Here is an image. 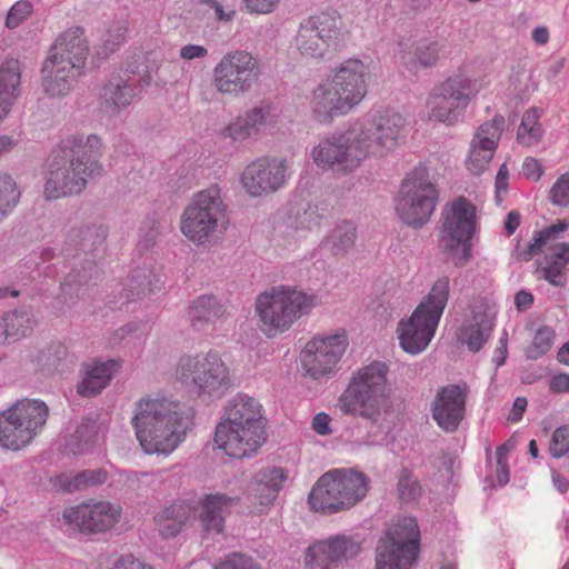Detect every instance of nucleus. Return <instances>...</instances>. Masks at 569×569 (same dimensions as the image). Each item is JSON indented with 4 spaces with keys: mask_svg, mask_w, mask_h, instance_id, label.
Returning a JSON list of instances; mask_svg holds the SVG:
<instances>
[{
    "mask_svg": "<svg viewBox=\"0 0 569 569\" xmlns=\"http://www.w3.org/2000/svg\"><path fill=\"white\" fill-rule=\"evenodd\" d=\"M194 410L172 397L149 393L132 408L131 426L147 455H170L193 426Z\"/></svg>",
    "mask_w": 569,
    "mask_h": 569,
    "instance_id": "1",
    "label": "nucleus"
},
{
    "mask_svg": "<svg viewBox=\"0 0 569 569\" xmlns=\"http://www.w3.org/2000/svg\"><path fill=\"white\" fill-rule=\"evenodd\" d=\"M371 80L370 63L359 58L345 59L310 91L308 107L312 119L329 124L349 114L368 96Z\"/></svg>",
    "mask_w": 569,
    "mask_h": 569,
    "instance_id": "2",
    "label": "nucleus"
},
{
    "mask_svg": "<svg viewBox=\"0 0 569 569\" xmlns=\"http://www.w3.org/2000/svg\"><path fill=\"white\" fill-rule=\"evenodd\" d=\"M102 150L101 138L96 134L87 138L71 136L63 140L60 153L49 163L43 190L46 199L54 200L82 192L89 179L102 173L99 161Z\"/></svg>",
    "mask_w": 569,
    "mask_h": 569,
    "instance_id": "3",
    "label": "nucleus"
},
{
    "mask_svg": "<svg viewBox=\"0 0 569 569\" xmlns=\"http://www.w3.org/2000/svg\"><path fill=\"white\" fill-rule=\"evenodd\" d=\"M264 441L262 406L252 397L238 395L216 427L214 443L227 456L242 459L257 452Z\"/></svg>",
    "mask_w": 569,
    "mask_h": 569,
    "instance_id": "4",
    "label": "nucleus"
},
{
    "mask_svg": "<svg viewBox=\"0 0 569 569\" xmlns=\"http://www.w3.org/2000/svg\"><path fill=\"white\" fill-rule=\"evenodd\" d=\"M387 373V365L380 361H373L355 372L339 398L341 412L377 426L391 408Z\"/></svg>",
    "mask_w": 569,
    "mask_h": 569,
    "instance_id": "5",
    "label": "nucleus"
},
{
    "mask_svg": "<svg viewBox=\"0 0 569 569\" xmlns=\"http://www.w3.org/2000/svg\"><path fill=\"white\" fill-rule=\"evenodd\" d=\"M319 305L317 295L291 286H277L261 292L254 303L257 326L268 338H276Z\"/></svg>",
    "mask_w": 569,
    "mask_h": 569,
    "instance_id": "6",
    "label": "nucleus"
},
{
    "mask_svg": "<svg viewBox=\"0 0 569 569\" xmlns=\"http://www.w3.org/2000/svg\"><path fill=\"white\" fill-rule=\"evenodd\" d=\"M449 291V277H439L411 316L398 322L397 339L406 353L416 356L428 348L448 303Z\"/></svg>",
    "mask_w": 569,
    "mask_h": 569,
    "instance_id": "7",
    "label": "nucleus"
},
{
    "mask_svg": "<svg viewBox=\"0 0 569 569\" xmlns=\"http://www.w3.org/2000/svg\"><path fill=\"white\" fill-rule=\"evenodd\" d=\"M88 51L81 28L67 30L57 39L42 67V87L49 97L66 96L72 90Z\"/></svg>",
    "mask_w": 569,
    "mask_h": 569,
    "instance_id": "8",
    "label": "nucleus"
},
{
    "mask_svg": "<svg viewBox=\"0 0 569 569\" xmlns=\"http://www.w3.org/2000/svg\"><path fill=\"white\" fill-rule=\"evenodd\" d=\"M229 227V216L220 188L216 184L193 194L183 209L179 228L192 243L201 246L223 233Z\"/></svg>",
    "mask_w": 569,
    "mask_h": 569,
    "instance_id": "9",
    "label": "nucleus"
},
{
    "mask_svg": "<svg viewBox=\"0 0 569 569\" xmlns=\"http://www.w3.org/2000/svg\"><path fill=\"white\" fill-rule=\"evenodd\" d=\"M174 379L200 397L221 398L231 387L230 368L216 350L181 356Z\"/></svg>",
    "mask_w": 569,
    "mask_h": 569,
    "instance_id": "10",
    "label": "nucleus"
},
{
    "mask_svg": "<svg viewBox=\"0 0 569 569\" xmlns=\"http://www.w3.org/2000/svg\"><path fill=\"white\" fill-rule=\"evenodd\" d=\"M49 416L48 406L38 399H21L0 411V447L19 451L42 431Z\"/></svg>",
    "mask_w": 569,
    "mask_h": 569,
    "instance_id": "11",
    "label": "nucleus"
},
{
    "mask_svg": "<svg viewBox=\"0 0 569 569\" xmlns=\"http://www.w3.org/2000/svg\"><path fill=\"white\" fill-rule=\"evenodd\" d=\"M353 126L361 132L359 140L367 149V158H383L399 147L406 136L407 121L400 112L383 108L367 113Z\"/></svg>",
    "mask_w": 569,
    "mask_h": 569,
    "instance_id": "12",
    "label": "nucleus"
},
{
    "mask_svg": "<svg viewBox=\"0 0 569 569\" xmlns=\"http://www.w3.org/2000/svg\"><path fill=\"white\" fill-rule=\"evenodd\" d=\"M569 228V220H558L556 223L536 231L525 250L519 251L518 257L529 261L546 249L540 263L543 278L556 287H562L566 281V270L569 264V243H553L561 233Z\"/></svg>",
    "mask_w": 569,
    "mask_h": 569,
    "instance_id": "13",
    "label": "nucleus"
},
{
    "mask_svg": "<svg viewBox=\"0 0 569 569\" xmlns=\"http://www.w3.org/2000/svg\"><path fill=\"white\" fill-rule=\"evenodd\" d=\"M438 190L423 168L408 173L396 198L395 210L399 219L410 227L429 221L438 201Z\"/></svg>",
    "mask_w": 569,
    "mask_h": 569,
    "instance_id": "14",
    "label": "nucleus"
},
{
    "mask_svg": "<svg viewBox=\"0 0 569 569\" xmlns=\"http://www.w3.org/2000/svg\"><path fill=\"white\" fill-rule=\"evenodd\" d=\"M361 132L355 126L347 130L326 137L311 150L313 163L321 170L338 173H351L368 159L367 149L359 140Z\"/></svg>",
    "mask_w": 569,
    "mask_h": 569,
    "instance_id": "15",
    "label": "nucleus"
},
{
    "mask_svg": "<svg viewBox=\"0 0 569 569\" xmlns=\"http://www.w3.org/2000/svg\"><path fill=\"white\" fill-rule=\"evenodd\" d=\"M343 36L340 13L322 11L301 21L293 46L302 58L319 60L336 49Z\"/></svg>",
    "mask_w": 569,
    "mask_h": 569,
    "instance_id": "16",
    "label": "nucleus"
},
{
    "mask_svg": "<svg viewBox=\"0 0 569 569\" xmlns=\"http://www.w3.org/2000/svg\"><path fill=\"white\" fill-rule=\"evenodd\" d=\"M258 59L244 50L226 53L212 70V86L224 97L238 98L248 93L259 81Z\"/></svg>",
    "mask_w": 569,
    "mask_h": 569,
    "instance_id": "17",
    "label": "nucleus"
},
{
    "mask_svg": "<svg viewBox=\"0 0 569 569\" xmlns=\"http://www.w3.org/2000/svg\"><path fill=\"white\" fill-rule=\"evenodd\" d=\"M420 542V530L412 517L399 519L377 547L376 569H410Z\"/></svg>",
    "mask_w": 569,
    "mask_h": 569,
    "instance_id": "18",
    "label": "nucleus"
},
{
    "mask_svg": "<svg viewBox=\"0 0 569 569\" xmlns=\"http://www.w3.org/2000/svg\"><path fill=\"white\" fill-rule=\"evenodd\" d=\"M475 226L476 209L465 198L453 200L446 209L440 244L456 266H465L471 258Z\"/></svg>",
    "mask_w": 569,
    "mask_h": 569,
    "instance_id": "19",
    "label": "nucleus"
},
{
    "mask_svg": "<svg viewBox=\"0 0 569 569\" xmlns=\"http://www.w3.org/2000/svg\"><path fill=\"white\" fill-rule=\"evenodd\" d=\"M349 346L345 329L333 333L313 336L300 352V366L303 376L321 380L332 376Z\"/></svg>",
    "mask_w": 569,
    "mask_h": 569,
    "instance_id": "20",
    "label": "nucleus"
},
{
    "mask_svg": "<svg viewBox=\"0 0 569 569\" xmlns=\"http://www.w3.org/2000/svg\"><path fill=\"white\" fill-rule=\"evenodd\" d=\"M121 516L119 505L101 500L68 507L63 510L62 519L70 529L90 535L111 530Z\"/></svg>",
    "mask_w": 569,
    "mask_h": 569,
    "instance_id": "21",
    "label": "nucleus"
},
{
    "mask_svg": "<svg viewBox=\"0 0 569 569\" xmlns=\"http://www.w3.org/2000/svg\"><path fill=\"white\" fill-rule=\"evenodd\" d=\"M287 173L284 158L260 157L244 167L240 183L250 197L258 198L281 189L287 182Z\"/></svg>",
    "mask_w": 569,
    "mask_h": 569,
    "instance_id": "22",
    "label": "nucleus"
},
{
    "mask_svg": "<svg viewBox=\"0 0 569 569\" xmlns=\"http://www.w3.org/2000/svg\"><path fill=\"white\" fill-rule=\"evenodd\" d=\"M361 542L352 536L335 535L311 543L305 552L306 569H337L357 557Z\"/></svg>",
    "mask_w": 569,
    "mask_h": 569,
    "instance_id": "23",
    "label": "nucleus"
},
{
    "mask_svg": "<svg viewBox=\"0 0 569 569\" xmlns=\"http://www.w3.org/2000/svg\"><path fill=\"white\" fill-rule=\"evenodd\" d=\"M505 117L496 114L475 131L465 160L466 169L479 176L488 169L498 148L505 128Z\"/></svg>",
    "mask_w": 569,
    "mask_h": 569,
    "instance_id": "24",
    "label": "nucleus"
},
{
    "mask_svg": "<svg viewBox=\"0 0 569 569\" xmlns=\"http://www.w3.org/2000/svg\"><path fill=\"white\" fill-rule=\"evenodd\" d=\"M467 387L448 385L440 388L431 402V416L445 432H455L466 416Z\"/></svg>",
    "mask_w": 569,
    "mask_h": 569,
    "instance_id": "25",
    "label": "nucleus"
},
{
    "mask_svg": "<svg viewBox=\"0 0 569 569\" xmlns=\"http://www.w3.org/2000/svg\"><path fill=\"white\" fill-rule=\"evenodd\" d=\"M438 84L440 90L467 108L473 98L489 88L490 76L466 63Z\"/></svg>",
    "mask_w": 569,
    "mask_h": 569,
    "instance_id": "26",
    "label": "nucleus"
},
{
    "mask_svg": "<svg viewBox=\"0 0 569 569\" xmlns=\"http://www.w3.org/2000/svg\"><path fill=\"white\" fill-rule=\"evenodd\" d=\"M450 54V43L446 38H422L410 50L398 56L400 64L412 74L422 69H431Z\"/></svg>",
    "mask_w": 569,
    "mask_h": 569,
    "instance_id": "27",
    "label": "nucleus"
},
{
    "mask_svg": "<svg viewBox=\"0 0 569 569\" xmlns=\"http://www.w3.org/2000/svg\"><path fill=\"white\" fill-rule=\"evenodd\" d=\"M271 118L272 108L270 104L254 106L242 114L232 118L221 128L219 136L232 143L241 144L256 138L260 129L271 121Z\"/></svg>",
    "mask_w": 569,
    "mask_h": 569,
    "instance_id": "28",
    "label": "nucleus"
},
{
    "mask_svg": "<svg viewBox=\"0 0 569 569\" xmlns=\"http://www.w3.org/2000/svg\"><path fill=\"white\" fill-rule=\"evenodd\" d=\"M237 502L236 498L224 493H210L201 497L194 508L192 519H198L207 533L219 535L223 531L224 517Z\"/></svg>",
    "mask_w": 569,
    "mask_h": 569,
    "instance_id": "29",
    "label": "nucleus"
},
{
    "mask_svg": "<svg viewBox=\"0 0 569 569\" xmlns=\"http://www.w3.org/2000/svg\"><path fill=\"white\" fill-rule=\"evenodd\" d=\"M493 329V317L483 303L476 305L461 325L457 339L469 351L478 352L488 341Z\"/></svg>",
    "mask_w": 569,
    "mask_h": 569,
    "instance_id": "30",
    "label": "nucleus"
},
{
    "mask_svg": "<svg viewBox=\"0 0 569 569\" xmlns=\"http://www.w3.org/2000/svg\"><path fill=\"white\" fill-rule=\"evenodd\" d=\"M335 478L330 471L323 473L313 485L308 496L310 509L315 512L331 516L346 511L343 501L338 496Z\"/></svg>",
    "mask_w": 569,
    "mask_h": 569,
    "instance_id": "31",
    "label": "nucleus"
},
{
    "mask_svg": "<svg viewBox=\"0 0 569 569\" xmlns=\"http://www.w3.org/2000/svg\"><path fill=\"white\" fill-rule=\"evenodd\" d=\"M330 473L335 478V485L338 489V496L343 501L346 510L351 509L360 502L369 489L368 477L355 469H333Z\"/></svg>",
    "mask_w": 569,
    "mask_h": 569,
    "instance_id": "32",
    "label": "nucleus"
},
{
    "mask_svg": "<svg viewBox=\"0 0 569 569\" xmlns=\"http://www.w3.org/2000/svg\"><path fill=\"white\" fill-rule=\"evenodd\" d=\"M427 116L431 121L452 126L458 122L466 107L435 86L426 100Z\"/></svg>",
    "mask_w": 569,
    "mask_h": 569,
    "instance_id": "33",
    "label": "nucleus"
},
{
    "mask_svg": "<svg viewBox=\"0 0 569 569\" xmlns=\"http://www.w3.org/2000/svg\"><path fill=\"white\" fill-rule=\"evenodd\" d=\"M286 479L287 473L281 468L261 470L257 475L249 486V497L259 503L258 512L273 502Z\"/></svg>",
    "mask_w": 569,
    "mask_h": 569,
    "instance_id": "34",
    "label": "nucleus"
},
{
    "mask_svg": "<svg viewBox=\"0 0 569 569\" xmlns=\"http://www.w3.org/2000/svg\"><path fill=\"white\" fill-rule=\"evenodd\" d=\"M194 515L193 506L188 501H177L159 510L154 523L163 538L176 537Z\"/></svg>",
    "mask_w": 569,
    "mask_h": 569,
    "instance_id": "35",
    "label": "nucleus"
},
{
    "mask_svg": "<svg viewBox=\"0 0 569 569\" xmlns=\"http://www.w3.org/2000/svg\"><path fill=\"white\" fill-rule=\"evenodd\" d=\"M120 368L121 363L117 360L93 361L88 365L84 376L77 387L78 393L82 397H93L100 393Z\"/></svg>",
    "mask_w": 569,
    "mask_h": 569,
    "instance_id": "36",
    "label": "nucleus"
},
{
    "mask_svg": "<svg viewBox=\"0 0 569 569\" xmlns=\"http://www.w3.org/2000/svg\"><path fill=\"white\" fill-rule=\"evenodd\" d=\"M357 238L356 224L350 220H340L330 230L322 243L332 257L341 259L355 248Z\"/></svg>",
    "mask_w": 569,
    "mask_h": 569,
    "instance_id": "37",
    "label": "nucleus"
},
{
    "mask_svg": "<svg viewBox=\"0 0 569 569\" xmlns=\"http://www.w3.org/2000/svg\"><path fill=\"white\" fill-rule=\"evenodd\" d=\"M226 312L224 306L213 296L203 295L194 299L188 308V318L193 327L213 323Z\"/></svg>",
    "mask_w": 569,
    "mask_h": 569,
    "instance_id": "38",
    "label": "nucleus"
},
{
    "mask_svg": "<svg viewBox=\"0 0 569 569\" xmlns=\"http://www.w3.org/2000/svg\"><path fill=\"white\" fill-rule=\"evenodd\" d=\"M33 320L27 312H7L0 316V345L19 340L32 331Z\"/></svg>",
    "mask_w": 569,
    "mask_h": 569,
    "instance_id": "39",
    "label": "nucleus"
},
{
    "mask_svg": "<svg viewBox=\"0 0 569 569\" xmlns=\"http://www.w3.org/2000/svg\"><path fill=\"white\" fill-rule=\"evenodd\" d=\"M540 117L541 112L538 108H530L523 113L517 129V140L520 144L531 147L541 140L543 128L539 121Z\"/></svg>",
    "mask_w": 569,
    "mask_h": 569,
    "instance_id": "40",
    "label": "nucleus"
},
{
    "mask_svg": "<svg viewBox=\"0 0 569 569\" xmlns=\"http://www.w3.org/2000/svg\"><path fill=\"white\" fill-rule=\"evenodd\" d=\"M101 97L108 107L113 109L126 108L134 97V89L126 80L116 77L104 86Z\"/></svg>",
    "mask_w": 569,
    "mask_h": 569,
    "instance_id": "41",
    "label": "nucleus"
},
{
    "mask_svg": "<svg viewBox=\"0 0 569 569\" xmlns=\"http://www.w3.org/2000/svg\"><path fill=\"white\" fill-rule=\"evenodd\" d=\"M21 68L16 59L0 64V96L13 101L20 92Z\"/></svg>",
    "mask_w": 569,
    "mask_h": 569,
    "instance_id": "42",
    "label": "nucleus"
},
{
    "mask_svg": "<svg viewBox=\"0 0 569 569\" xmlns=\"http://www.w3.org/2000/svg\"><path fill=\"white\" fill-rule=\"evenodd\" d=\"M396 492L401 503L410 505L421 497L422 487L411 470L402 469L397 476Z\"/></svg>",
    "mask_w": 569,
    "mask_h": 569,
    "instance_id": "43",
    "label": "nucleus"
},
{
    "mask_svg": "<svg viewBox=\"0 0 569 569\" xmlns=\"http://www.w3.org/2000/svg\"><path fill=\"white\" fill-rule=\"evenodd\" d=\"M321 217L311 206L299 203L291 206L288 212L287 224L295 229H318Z\"/></svg>",
    "mask_w": 569,
    "mask_h": 569,
    "instance_id": "44",
    "label": "nucleus"
},
{
    "mask_svg": "<svg viewBox=\"0 0 569 569\" xmlns=\"http://www.w3.org/2000/svg\"><path fill=\"white\" fill-rule=\"evenodd\" d=\"M107 238V229L102 226L74 228L69 232V240L83 250L102 244Z\"/></svg>",
    "mask_w": 569,
    "mask_h": 569,
    "instance_id": "45",
    "label": "nucleus"
},
{
    "mask_svg": "<svg viewBox=\"0 0 569 569\" xmlns=\"http://www.w3.org/2000/svg\"><path fill=\"white\" fill-rule=\"evenodd\" d=\"M556 339L553 328L549 326L539 327L532 337V340L526 348V356L528 359L537 360L549 352Z\"/></svg>",
    "mask_w": 569,
    "mask_h": 569,
    "instance_id": "46",
    "label": "nucleus"
},
{
    "mask_svg": "<svg viewBox=\"0 0 569 569\" xmlns=\"http://www.w3.org/2000/svg\"><path fill=\"white\" fill-rule=\"evenodd\" d=\"M20 191L11 176L0 173V218L18 203Z\"/></svg>",
    "mask_w": 569,
    "mask_h": 569,
    "instance_id": "47",
    "label": "nucleus"
},
{
    "mask_svg": "<svg viewBox=\"0 0 569 569\" xmlns=\"http://www.w3.org/2000/svg\"><path fill=\"white\" fill-rule=\"evenodd\" d=\"M107 480V472L100 469L84 470L70 479L64 489L69 492L81 490L90 486L101 485Z\"/></svg>",
    "mask_w": 569,
    "mask_h": 569,
    "instance_id": "48",
    "label": "nucleus"
},
{
    "mask_svg": "<svg viewBox=\"0 0 569 569\" xmlns=\"http://www.w3.org/2000/svg\"><path fill=\"white\" fill-rule=\"evenodd\" d=\"M549 199L558 207L569 206V171L562 173L549 190Z\"/></svg>",
    "mask_w": 569,
    "mask_h": 569,
    "instance_id": "49",
    "label": "nucleus"
},
{
    "mask_svg": "<svg viewBox=\"0 0 569 569\" xmlns=\"http://www.w3.org/2000/svg\"><path fill=\"white\" fill-rule=\"evenodd\" d=\"M33 11V6L29 0L17 1L8 11L6 26L10 29L19 27Z\"/></svg>",
    "mask_w": 569,
    "mask_h": 569,
    "instance_id": "50",
    "label": "nucleus"
},
{
    "mask_svg": "<svg viewBox=\"0 0 569 569\" xmlns=\"http://www.w3.org/2000/svg\"><path fill=\"white\" fill-rule=\"evenodd\" d=\"M214 569H260L253 559L240 552H233L220 560Z\"/></svg>",
    "mask_w": 569,
    "mask_h": 569,
    "instance_id": "51",
    "label": "nucleus"
},
{
    "mask_svg": "<svg viewBox=\"0 0 569 569\" xmlns=\"http://www.w3.org/2000/svg\"><path fill=\"white\" fill-rule=\"evenodd\" d=\"M510 447L507 443L499 446L496 450L497 468L496 476L499 485L505 486L509 481L508 457Z\"/></svg>",
    "mask_w": 569,
    "mask_h": 569,
    "instance_id": "52",
    "label": "nucleus"
},
{
    "mask_svg": "<svg viewBox=\"0 0 569 569\" xmlns=\"http://www.w3.org/2000/svg\"><path fill=\"white\" fill-rule=\"evenodd\" d=\"M246 10L254 14H268L276 10L280 0H242Z\"/></svg>",
    "mask_w": 569,
    "mask_h": 569,
    "instance_id": "53",
    "label": "nucleus"
},
{
    "mask_svg": "<svg viewBox=\"0 0 569 569\" xmlns=\"http://www.w3.org/2000/svg\"><path fill=\"white\" fill-rule=\"evenodd\" d=\"M521 172L527 179L537 182L541 179L545 169L538 159L527 157L522 162Z\"/></svg>",
    "mask_w": 569,
    "mask_h": 569,
    "instance_id": "54",
    "label": "nucleus"
},
{
    "mask_svg": "<svg viewBox=\"0 0 569 569\" xmlns=\"http://www.w3.org/2000/svg\"><path fill=\"white\" fill-rule=\"evenodd\" d=\"M111 569H154L151 565L136 558L132 555L119 557Z\"/></svg>",
    "mask_w": 569,
    "mask_h": 569,
    "instance_id": "55",
    "label": "nucleus"
},
{
    "mask_svg": "<svg viewBox=\"0 0 569 569\" xmlns=\"http://www.w3.org/2000/svg\"><path fill=\"white\" fill-rule=\"evenodd\" d=\"M509 184V169L506 163H502L497 172L495 188H496V198L498 201H501L502 197L508 191Z\"/></svg>",
    "mask_w": 569,
    "mask_h": 569,
    "instance_id": "56",
    "label": "nucleus"
},
{
    "mask_svg": "<svg viewBox=\"0 0 569 569\" xmlns=\"http://www.w3.org/2000/svg\"><path fill=\"white\" fill-rule=\"evenodd\" d=\"M331 418L329 415L325 412L317 413L312 419V430L320 435V436H327L332 432L330 428Z\"/></svg>",
    "mask_w": 569,
    "mask_h": 569,
    "instance_id": "57",
    "label": "nucleus"
},
{
    "mask_svg": "<svg viewBox=\"0 0 569 569\" xmlns=\"http://www.w3.org/2000/svg\"><path fill=\"white\" fill-rule=\"evenodd\" d=\"M199 3L213 10V18L218 21H229L233 18L234 11H224L223 7L217 0H197Z\"/></svg>",
    "mask_w": 569,
    "mask_h": 569,
    "instance_id": "58",
    "label": "nucleus"
},
{
    "mask_svg": "<svg viewBox=\"0 0 569 569\" xmlns=\"http://www.w3.org/2000/svg\"><path fill=\"white\" fill-rule=\"evenodd\" d=\"M549 388L553 393L569 392V373L555 375L550 379Z\"/></svg>",
    "mask_w": 569,
    "mask_h": 569,
    "instance_id": "59",
    "label": "nucleus"
},
{
    "mask_svg": "<svg viewBox=\"0 0 569 569\" xmlns=\"http://www.w3.org/2000/svg\"><path fill=\"white\" fill-rule=\"evenodd\" d=\"M208 53V50L203 46L188 44L180 49V57L184 60H193L203 58Z\"/></svg>",
    "mask_w": 569,
    "mask_h": 569,
    "instance_id": "60",
    "label": "nucleus"
},
{
    "mask_svg": "<svg viewBox=\"0 0 569 569\" xmlns=\"http://www.w3.org/2000/svg\"><path fill=\"white\" fill-rule=\"evenodd\" d=\"M533 303V296L525 290L519 291L515 297V305L518 310H527Z\"/></svg>",
    "mask_w": 569,
    "mask_h": 569,
    "instance_id": "61",
    "label": "nucleus"
},
{
    "mask_svg": "<svg viewBox=\"0 0 569 569\" xmlns=\"http://www.w3.org/2000/svg\"><path fill=\"white\" fill-rule=\"evenodd\" d=\"M527 408V399L522 397H518L512 406L511 413H510V420L511 421H519Z\"/></svg>",
    "mask_w": 569,
    "mask_h": 569,
    "instance_id": "62",
    "label": "nucleus"
},
{
    "mask_svg": "<svg viewBox=\"0 0 569 569\" xmlns=\"http://www.w3.org/2000/svg\"><path fill=\"white\" fill-rule=\"evenodd\" d=\"M520 224V214L517 211H510L505 221V230L508 236H511Z\"/></svg>",
    "mask_w": 569,
    "mask_h": 569,
    "instance_id": "63",
    "label": "nucleus"
},
{
    "mask_svg": "<svg viewBox=\"0 0 569 569\" xmlns=\"http://www.w3.org/2000/svg\"><path fill=\"white\" fill-rule=\"evenodd\" d=\"M552 482H553V486L561 493L567 492L569 489V480L557 471L552 472Z\"/></svg>",
    "mask_w": 569,
    "mask_h": 569,
    "instance_id": "64",
    "label": "nucleus"
}]
</instances>
